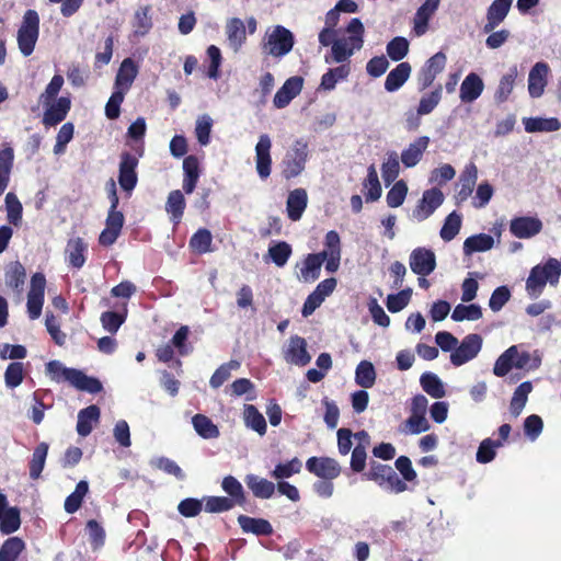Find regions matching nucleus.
<instances>
[{
    "label": "nucleus",
    "instance_id": "1",
    "mask_svg": "<svg viewBox=\"0 0 561 561\" xmlns=\"http://www.w3.org/2000/svg\"><path fill=\"white\" fill-rule=\"evenodd\" d=\"M365 27L362 21L354 18L350 21L344 32L335 38L332 48V60L341 64L348 60L355 51L360 50L364 45Z\"/></svg>",
    "mask_w": 561,
    "mask_h": 561
},
{
    "label": "nucleus",
    "instance_id": "2",
    "mask_svg": "<svg viewBox=\"0 0 561 561\" xmlns=\"http://www.w3.org/2000/svg\"><path fill=\"white\" fill-rule=\"evenodd\" d=\"M561 276V263L553 257L543 264L534 266L526 279V291L529 297L538 298L545 290L547 284L558 286Z\"/></svg>",
    "mask_w": 561,
    "mask_h": 561
},
{
    "label": "nucleus",
    "instance_id": "3",
    "mask_svg": "<svg viewBox=\"0 0 561 561\" xmlns=\"http://www.w3.org/2000/svg\"><path fill=\"white\" fill-rule=\"evenodd\" d=\"M46 373L56 382L67 381L75 388L90 393L102 390V383L93 377H89L81 370L67 368L58 360H51L46 365Z\"/></svg>",
    "mask_w": 561,
    "mask_h": 561
},
{
    "label": "nucleus",
    "instance_id": "4",
    "mask_svg": "<svg viewBox=\"0 0 561 561\" xmlns=\"http://www.w3.org/2000/svg\"><path fill=\"white\" fill-rule=\"evenodd\" d=\"M541 358L538 352L530 354L527 351H520V346L512 345L496 359L493 373L497 377H504L515 367L517 369L533 370L540 366Z\"/></svg>",
    "mask_w": 561,
    "mask_h": 561
},
{
    "label": "nucleus",
    "instance_id": "5",
    "mask_svg": "<svg viewBox=\"0 0 561 561\" xmlns=\"http://www.w3.org/2000/svg\"><path fill=\"white\" fill-rule=\"evenodd\" d=\"M308 157L309 145L307 140L302 138L296 139L288 148L282 160L280 167L283 178L290 180L299 176L306 168Z\"/></svg>",
    "mask_w": 561,
    "mask_h": 561
},
{
    "label": "nucleus",
    "instance_id": "6",
    "mask_svg": "<svg viewBox=\"0 0 561 561\" xmlns=\"http://www.w3.org/2000/svg\"><path fill=\"white\" fill-rule=\"evenodd\" d=\"M39 34V16L36 11L27 10L18 30L16 41L23 56H30L35 48Z\"/></svg>",
    "mask_w": 561,
    "mask_h": 561
},
{
    "label": "nucleus",
    "instance_id": "7",
    "mask_svg": "<svg viewBox=\"0 0 561 561\" xmlns=\"http://www.w3.org/2000/svg\"><path fill=\"white\" fill-rule=\"evenodd\" d=\"M294 45L291 32L282 25L268 28L265 33L264 50L274 57H283L288 54Z\"/></svg>",
    "mask_w": 561,
    "mask_h": 561
},
{
    "label": "nucleus",
    "instance_id": "8",
    "mask_svg": "<svg viewBox=\"0 0 561 561\" xmlns=\"http://www.w3.org/2000/svg\"><path fill=\"white\" fill-rule=\"evenodd\" d=\"M46 278L43 273H35L31 277L30 290L27 294V313L32 320L39 318L45 299Z\"/></svg>",
    "mask_w": 561,
    "mask_h": 561
},
{
    "label": "nucleus",
    "instance_id": "9",
    "mask_svg": "<svg viewBox=\"0 0 561 561\" xmlns=\"http://www.w3.org/2000/svg\"><path fill=\"white\" fill-rule=\"evenodd\" d=\"M444 201V193L438 187L425 190L413 209L412 217L419 222L426 220L440 207Z\"/></svg>",
    "mask_w": 561,
    "mask_h": 561
},
{
    "label": "nucleus",
    "instance_id": "10",
    "mask_svg": "<svg viewBox=\"0 0 561 561\" xmlns=\"http://www.w3.org/2000/svg\"><path fill=\"white\" fill-rule=\"evenodd\" d=\"M482 347V337L472 333L465 336L450 354V362L459 367L477 357Z\"/></svg>",
    "mask_w": 561,
    "mask_h": 561
},
{
    "label": "nucleus",
    "instance_id": "11",
    "mask_svg": "<svg viewBox=\"0 0 561 561\" xmlns=\"http://www.w3.org/2000/svg\"><path fill=\"white\" fill-rule=\"evenodd\" d=\"M283 357L286 363L299 367L307 366L311 360V355L307 350V342L299 335H293L283 346Z\"/></svg>",
    "mask_w": 561,
    "mask_h": 561
},
{
    "label": "nucleus",
    "instance_id": "12",
    "mask_svg": "<svg viewBox=\"0 0 561 561\" xmlns=\"http://www.w3.org/2000/svg\"><path fill=\"white\" fill-rule=\"evenodd\" d=\"M45 108L43 114V124L47 127L56 126L62 122L71 107L69 96H60L55 100L42 101Z\"/></svg>",
    "mask_w": 561,
    "mask_h": 561
},
{
    "label": "nucleus",
    "instance_id": "13",
    "mask_svg": "<svg viewBox=\"0 0 561 561\" xmlns=\"http://www.w3.org/2000/svg\"><path fill=\"white\" fill-rule=\"evenodd\" d=\"M272 140L267 134H261L255 145V169L260 179L265 180L272 172Z\"/></svg>",
    "mask_w": 561,
    "mask_h": 561
},
{
    "label": "nucleus",
    "instance_id": "14",
    "mask_svg": "<svg viewBox=\"0 0 561 561\" xmlns=\"http://www.w3.org/2000/svg\"><path fill=\"white\" fill-rule=\"evenodd\" d=\"M410 268L419 276H427L436 267L435 253L426 248L414 249L409 257Z\"/></svg>",
    "mask_w": 561,
    "mask_h": 561
},
{
    "label": "nucleus",
    "instance_id": "15",
    "mask_svg": "<svg viewBox=\"0 0 561 561\" xmlns=\"http://www.w3.org/2000/svg\"><path fill=\"white\" fill-rule=\"evenodd\" d=\"M550 75V67L545 61L536 62L528 73V93L533 99H538L545 93Z\"/></svg>",
    "mask_w": 561,
    "mask_h": 561
},
{
    "label": "nucleus",
    "instance_id": "16",
    "mask_svg": "<svg viewBox=\"0 0 561 561\" xmlns=\"http://www.w3.org/2000/svg\"><path fill=\"white\" fill-rule=\"evenodd\" d=\"M336 287V279L331 277L327 278L318 284L316 289L307 297L304 307L302 316L309 317L314 312L317 308L329 297Z\"/></svg>",
    "mask_w": 561,
    "mask_h": 561
},
{
    "label": "nucleus",
    "instance_id": "17",
    "mask_svg": "<svg viewBox=\"0 0 561 561\" xmlns=\"http://www.w3.org/2000/svg\"><path fill=\"white\" fill-rule=\"evenodd\" d=\"M542 230V221L538 217L520 216L510 222L511 233L518 239H529Z\"/></svg>",
    "mask_w": 561,
    "mask_h": 561
},
{
    "label": "nucleus",
    "instance_id": "18",
    "mask_svg": "<svg viewBox=\"0 0 561 561\" xmlns=\"http://www.w3.org/2000/svg\"><path fill=\"white\" fill-rule=\"evenodd\" d=\"M306 468L309 472L325 480L335 479L341 472L337 461L329 457H310L306 462Z\"/></svg>",
    "mask_w": 561,
    "mask_h": 561
},
{
    "label": "nucleus",
    "instance_id": "19",
    "mask_svg": "<svg viewBox=\"0 0 561 561\" xmlns=\"http://www.w3.org/2000/svg\"><path fill=\"white\" fill-rule=\"evenodd\" d=\"M124 220L122 211L117 210V208H110L105 221V228L99 237V242L105 247L112 245L117 240L122 231Z\"/></svg>",
    "mask_w": 561,
    "mask_h": 561
},
{
    "label": "nucleus",
    "instance_id": "20",
    "mask_svg": "<svg viewBox=\"0 0 561 561\" xmlns=\"http://www.w3.org/2000/svg\"><path fill=\"white\" fill-rule=\"evenodd\" d=\"M21 526L20 510L9 506L7 496L0 492V530L4 535L15 533Z\"/></svg>",
    "mask_w": 561,
    "mask_h": 561
},
{
    "label": "nucleus",
    "instance_id": "21",
    "mask_svg": "<svg viewBox=\"0 0 561 561\" xmlns=\"http://www.w3.org/2000/svg\"><path fill=\"white\" fill-rule=\"evenodd\" d=\"M137 164L138 161L133 154L128 152L122 154L119 163L118 183L121 187L127 193H130L137 184Z\"/></svg>",
    "mask_w": 561,
    "mask_h": 561
},
{
    "label": "nucleus",
    "instance_id": "22",
    "mask_svg": "<svg viewBox=\"0 0 561 561\" xmlns=\"http://www.w3.org/2000/svg\"><path fill=\"white\" fill-rule=\"evenodd\" d=\"M325 249L320 252L327 259L325 270L334 273L339 270L341 261V239L336 231L331 230L325 234Z\"/></svg>",
    "mask_w": 561,
    "mask_h": 561
},
{
    "label": "nucleus",
    "instance_id": "23",
    "mask_svg": "<svg viewBox=\"0 0 561 561\" xmlns=\"http://www.w3.org/2000/svg\"><path fill=\"white\" fill-rule=\"evenodd\" d=\"M88 243L80 237L70 238L65 249V260L72 268L80 270L87 260Z\"/></svg>",
    "mask_w": 561,
    "mask_h": 561
},
{
    "label": "nucleus",
    "instance_id": "24",
    "mask_svg": "<svg viewBox=\"0 0 561 561\" xmlns=\"http://www.w3.org/2000/svg\"><path fill=\"white\" fill-rule=\"evenodd\" d=\"M304 79L301 77H290L276 92L273 104L276 108L286 107L302 89Z\"/></svg>",
    "mask_w": 561,
    "mask_h": 561
},
{
    "label": "nucleus",
    "instance_id": "25",
    "mask_svg": "<svg viewBox=\"0 0 561 561\" xmlns=\"http://www.w3.org/2000/svg\"><path fill=\"white\" fill-rule=\"evenodd\" d=\"M478 180V168L473 162L468 163L462 170L459 181L458 190L456 193V201L458 204L468 199L472 194Z\"/></svg>",
    "mask_w": 561,
    "mask_h": 561
},
{
    "label": "nucleus",
    "instance_id": "26",
    "mask_svg": "<svg viewBox=\"0 0 561 561\" xmlns=\"http://www.w3.org/2000/svg\"><path fill=\"white\" fill-rule=\"evenodd\" d=\"M513 0H494L486 11V22L483 26L484 33L494 31L507 16Z\"/></svg>",
    "mask_w": 561,
    "mask_h": 561
},
{
    "label": "nucleus",
    "instance_id": "27",
    "mask_svg": "<svg viewBox=\"0 0 561 561\" xmlns=\"http://www.w3.org/2000/svg\"><path fill=\"white\" fill-rule=\"evenodd\" d=\"M137 75L138 66L136 62L131 58L124 59L116 73L114 90L126 94L131 88Z\"/></svg>",
    "mask_w": 561,
    "mask_h": 561
},
{
    "label": "nucleus",
    "instance_id": "28",
    "mask_svg": "<svg viewBox=\"0 0 561 561\" xmlns=\"http://www.w3.org/2000/svg\"><path fill=\"white\" fill-rule=\"evenodd\" d=\"M430 145L427 136H421L402 150L400 159L405 168L415 167L421 160Z\"/></svg>",
    "mask_w": 561,
    "mask_h": 561
},
{
    "label": "nucleus",
    "instance_id": "29",
    "mask_svg": "<svg viewBox=\"0 0 561 561\" xmlns=\"http://www.w3.org/2000/svg\"><path fill=\"white\" fill-rule=\"evenodd\" d=\"M440 0H426L416 11L413 19V31L417 36L424 35L428 30V21L439 7Z\"/></svg>",
    "mask_w": 561,
    "mask_h": 561
},
{
    "label": "nucleus",
    "instance_id": "30",
    "mask_svg": "<svg viewBox=\"0 0 561 561\" xmlns=\"http://www.w3.org/2000/svg\"><path fill=\"white\" fill-rule=\"evenodd\" d=\"M308 205V195L305 188H295L289 192L286 202L287 216L293 221H298Z\"/></svg>",
    "mask_w": 561,
    "mask_h": 561
},
{
    "label": "nucleus",
    "instance_id": "31",
    "mask_svg": "<svg viewBox=\"0 0 561 561\" xmlns=\"http://www.w3.org/2000/svg\"><path fill=\"white\" fill-rule=\"evenodd\" d=\"M226 35L229 47L239 51L247 39L244 22L239 18L229 19L226 23Z\"/></svg>",
    "mask_w": 561,
    "mask_h": 561
},
{
    "label": "nucleus",
    "instance_id": "32",
    "mask_svg": "<svg viewBox=\"0 0 561 561\" xmlns=\"http://www.w3.org/2000/svg\"><path fill=\"white\" fill-rule=\"evenodd\" d=\"M484 83L474 72H470L460 85V100L465 103L476 101L483 92Z\"/></svg>",
    "mask_w": 561,
    "mask_h": 561
},
{
    "label": "nucleus",
    "instance_id": "33",
    "mask_svg": "<svg viewBox=\"0 0 561 561\" xmlns=\"http://www.w3.org/2000/svg\"><path fill=\"white\" fill-rule=\"evenodd\" d=\"M523 124L527 133H550L561 128V123L556 117H525Z\"/></svg>",
    "mask_w": 561,
    "mask_h": 561
},
{
    "label": "nucleus",
    "instance_id": "34",
    "mask_svg": "<svg viewBox=\"0 0 561 561\" xmlns=\"http://www.w3.org/2000/svg\"><path fill=\"white\" fill-rule=\"evenodd\" d=\"M100 419V409L96 405H90L78 413L77 432L80 436H88L93 425L98 423Z\"/></svg>",
    "mask_w": 561,
    "mask_h": 561
},
{
    "label": "nucleus",
    "instance_id": "35",
    "mask_svg": "<svg viewBox=\"0 0 561 561\" xmlns=\"http://www.w3.org/2000/svg\"><path fill=\"white\" fill-rule=\"evenodd\" d=\"M327 261L324 254L316 253L308 254L300 267V277L305 282H313L320 275V270L323 262Z\"/></svg>",
    "mask_w": 561,
    "mask_h": 561
},
{
    "label": "nucleus",
    "instance_id": "36",
    "mask_svg": "<svg viewBox=\"0 0 561 561\" xmlns=\"http://www.w3.org/2000/svg\"><path fill=\"white\" fill-rule=\"evenodd\" d=\"M494 247V239L486 233H479L467 238L463 242V254L470 256L474 252L489 251Z\"/></svg>",
    "mask_w": 561,
    "mask_h": 561
},
{
    "label": "nucleus",
    "instance_id": "37",
    "mask_svg": "<svg viewBox=\"0 0 561 561\" xmlns=\"http://www.w3.org/2000/svg\"><path fill=\"white\" fill-rule=\"evenodd\" d=\"M517 75V68L512 67L501 77L497 88L494 92V100L496 103H504L508 100L511 93L513 92Z\"/></svg>",
    "mask_w": 561,
    "mask_h": 561
},
{
    "label": "nucleus",
    "instance_id": "38",
    "mask_svg": "<svg viewBox=\"0 0 561 561\" xmlns=\"http://www.w3.org/2000/svg\"><path fill=\"white\" fill-rule=\"evenodd\" d=\"M243 421L248 428L256 432L261 436L265 435L267 430L265 417L254 405H244Z\"/></svg>",
    "mask_w": 561,
    "mask_h": 561
},
{
    "label": "nucleus",
    "instance_id": "39",
    "mask_svg": "<svg viewBox=\"0 0 561 561\" xmlns=\"http://www.w3.org/2000/svg\"><path fill=\"white\" fill-rule=\"evenodd\" d=\"M248 488L259 499H270L275 492V484L255 474H248L245 478Z\"/></svg>",
    "mask_w": 561,
    "mask_h": 561
},
{
    "label": "nucleus",
    "instance_id": "40",
    "mask_svg": "<svg viewBox=\"0 0 561 561\" xmlns=\"http://www.w3.org/2000/svg\"><path fill=\"white\" fill-rule=\"evenodd\" d=\"M411 73V66L408 62L399 64L392 69L385 81V89L389 92H394L401 88L409 79Z\"/></svg>",
    "mask_w": 561,
    "mask_h": 561
},
{
    "label": "nucleus",
    "instance_id": "41",
    "mask_svg": "<svg viewBox=\"0 0 561 561\" xmlns=\"http://www.w3.org/2000/svg\"><path fill=\"white\" fill-rule=\"evenodd\" d=\"M238 523L244 533H252L255 535H271L273 533L272 525L262 518L240 515L238 517Z\"/></svg>",
    "mask_w": 561,
    "mask_h": 561
},
{
    "label": "nucleus",
    "instance_id": "42",
    "mask_svg": "<svg viewBox=\"0 0 561 561\" xmlns=\"http://www.w3.org/2000/svg\"><path fill=\"white\" fill-rule=\"evenodd\" d=\"M192 424L196 433L205 439L217 438L220 435L218 426L204 414L194 415Z\"/></svg>",
    "mask_w": 561,
    "mask_h": 561
},
{
    "label": "nucleus",
    "instance_id": "43",
    "mask_svg": "<svg viewBox=\"0 0 561 561\" xmlns=\"http://www.w3.org/2000/svg\"><path fill=\"white\" fill-rule=\"evenodd\" d=\"M376 369L369 360H362L355 369V382L364 388H371L376 382Z\"/></svg>",
    "mask_w": 561,
    "mask_h": 561
},
{
    "label": "nucleus",
    "instance_id": "44",
    "mask_svg": "<svg viewBox=\"0 0 561 561\" xmlns=\"http://www.w3.org/2000/svg\"><path fill=\"white\" fill-rule=\"evenodd\" d=\"M185 208V199L181 191H172L167 199L165 210L171 216L174 225L181 221Z\"/></svg>",
    "mask_w": 561,
    "mask_h": 561
},
{
    "label": "nucleus",
    "instance_id": "45",
    "mask_svg": "<svg viewBox=\"0 0 561 561\" xmlns=\"http://www.w3.org/2000/svg\"><path fill=\"white\" fill-rule=\"evenodd\" d=\"M533 390L530 381L520 383L514 391L513 398L510 404V411L514 417H517L526 405L528 394Z\"/></svg>",
    "mask_w": 561,
    "mask_h": 561
},
{
    "label": "nucleus",
    "instance_id": "46",
    "mask_svg": "<svg viewBox=\"0 0 561 561\" xmlns=\"http://www.w3.org/2000/svg\"><path fill=\"white\" fill-rule=\"evenodd\" d=\"M420 383L432 398L440 399L446 394L443 381L433 373H424L420 378Z\"/></svg>",
    "mask_w": 561,
    "mask_h": 561
},
{
    "label": "nucleus",
    "instance_id": "47",
    "mask_svg": "<svg viewBox=\"0 0 561 561\" xmlns=\"http://www.w3.org/2000/svg\"><path fill=\"white\" fill-rule=\"evenodd\" d=\"M350 75V67L341 65L336 68L329 69L321 78L320 89L324 91L334 90L339 81L345 80Z\"/></svg>",
    "mask_w": 561,
    "mask_h": 561
},
{
    "label": "nucleus",
    "instance_id": "48",
    "mask_svg": "<svg viewBox=\"0 0 561 561\" xmlns=\"http://www.w3.org/2000/svg\"><path fill=\"white\" fill-rule=\"evenodd\" d=\"M48 444L41 443L36 446L33 451L32 459L30 461V477L34 480L38 479L47 458Z\"/></svg>",
    "mask_w": 561,
    "mask_h": 561
},
{
    "label": "nucleus",
    "instance_id": "49",
    "mask_svg": "<svg viewBox=\"0 0 561 561\" xmlns=\"http://www.w3.org/2000/svg\"><path fill=\"white\" fill-rule=\"evenodd\" d=\"M462 224V216L456 210L451 211L445 219L444 225L440 229L439 236L440 238L449 242L451 241L460 231Z\"/></svg>",
    "mask_w": 561,
    "mask_h": 561
},
{
    "label": "nucleus",
    "instance_id": "50",
    "mask_svg": "<svg viewBox=\"0 0 561 561\" xmlns=\"http://www.w3.org/2000/svg\"><path fill=\"white\" fill-rule=\"evenodd\" d=\"M25 543L19 537H11L0 548V561H16L24 550Z\"/></svg>",
    "mask_w": 561,
    "mask_h": 561
},
{
    "label": "nucleus",
    "instance_id": "51",
    "mask_svg": "<svg viewBox=\"0 0 561 561\" xmlns=\"http://www.w3.org/2000/svg\"><path fill=\"white\" fill-rule=\"evenodd\" d=\"M399 172L400 162L398 153L396 151L388 152L381 165V176L386 185L392 183L398 178Z\"/></svg>",
    "mask_w": 561,
    "mask_h": 561
},
{
    "label": "nucleus",
    "instance_id": "52",
    "mask_svg": "<svg viewBox=\"0 0 561 561\" xmlns=\"http://www.w3.org/2000/svg\"><path fill=\"white\" fill-rule=\"evenodd\" d=\"M364 190L366 191V201L375 202L381 196V185L378 179L376 168L370 165L367 170V178L364 182Z\"/></svg>",
    "mask_w": 561,
    "mask_h": 561
},
{
    "label": "nucleus",
    "instance_id": "53",
    "mask_svg": "<svg viewBox=\"0 0 561 561\" xmlns=\"http://www.w3.org/2000/svg\"><path fill=\"white\" fill-rule=\"evenodd\" d=\"M25 268L20 262L11 263L5 271V284L7 286L21 291L22 286L25 282Z\"/></svg>",
    "mask_w": 561,
    "mask_h": 561
},
{
    "label": "nucleus",
    "instance_id": "54",
    "mask_svg": "<svg viewBox=\"0 0 561 561\" xmlns=\"http://www.w3.org/2000/svg\"><path fill=\"white\" fill-rule=\"evenodd\" d=\"M213 236L207 229H198L190 240L191 249L198 253L204 254L211 251Z\"/></svg>",
    "mask_w": 561,
    "mask_h": 561
},
{
    "label": "nucleus",
    "instance_id": "55",
    "mask_svg": "<svg viewBox=\"0 0 561 561\" xmlns=\"http://www.w3.org/2000/svg\"><path fill=\"white\" fill-rule=\"evenodd\" d=\"M88 491H89L88 482L84 480L80 481L77 484L76 490L70 495L67 496V499L65 501V511L69 514L77 512L80 508L82 501H83L84 496L87 495Z\"/></svg>",
    "mask_w": 561,
    "mask_h": 561
},
{
    "label": "nucleus",
    "instance_id": "56",
    "mask_svg": "<svg viewBox=\"0 0 561 561\" xmlns=\"http://www.w3.org/2000/svg\"><path fill=\"white\" fill-rule=\"evenodd\" d=\"M482 317L481 307L478 305H462L459 304L455 307L451 319L454 321H463V320H479Z\"/></svg>",
    "mask_w": 561,
    "mask_h": 561
},
{
    "label": "nucleus",
    "instance_id": "57",
    "mask_svg": "<svg viewBox=\"0 0 561 561\" xmlns=\"http://www.w3.org/2000/svg\"><path fill=\"white\" fill-rule=\"evenodd\" d=\"M301 468V461L298 458H293L287 462L278 463L272 471L271 476L276 480H283L299 473Z\"/></svg>",
    "mask_w": 561,
    "mask_h": 561
},
{
    "label": "nucleus",
    "instance_id": "58",
    "mask_svg": "<svg viewBox=\"0 0 561 561\" xmlns=\"http://www.w3.org/2000/svg\"><path fill=\"white\" fill-rule=\"evenodd\" d=\"M502 446L501 440L483 439L477 451V461L480 463L491 462L496 455V449Z\"/></svg>",
    "mask_w": 561,
    "mask_h": 561
},
{
    "label": "nucleus",
    "instance_id": "59",
    "mask_svg": "<svg viewBox=\"0 0 561 561\" xmlns=\"http://www.w3.org/2000/svg\"><path fill=\"white\" fill-rule=\"evenodd\" d=\"M5 209L8 221L14 226H19L22 220V204L13 193H8L5 196Z\"/></svg>",
    "mask_w": 561,
    "mask_h": 561
},
{
    "label": "nucleus",
    "instance_id": "60",
    "mask_svg": "<svg viewBox=\"0 0 561 561\" xmlns=\"http://www.w3.org/2000/svg\"><path fill=\"white\" fill-rule=\"evenodd\" d=\"M408 194V185L403 180L397 181L387 193L386 201L389 207L397 208L401 206Z\"/></svg>",
    "mask_w": 561,
    "mask_h": 561
},
{
    "label": "nucleus",
    "instance_id": "61",
    "mask_svg": "<svg viewBox=\"0 0 561 561\" xmlns=\"http://www.w3.org/2000/svg\"><path fill=\"white\" fill-rule=\"evenodd\" d=\"M240 363L238 360H230L226 364H222L216 371L213 374L209 383L213 388H219L225 381H227L231 371L239 369Z\"/></svg>",
    "mask_w": 561,
    "mask_h": 561
},
{
    "label": "nucleus",
    "instance_id": "62",
    "mask_svg": "<svg viewBox=\"0 0 561 561\" xmlns=\"http://www.w3.org/2000/svg\"><path fill=\"white\" fill-rule=\"evenodd\" d=\"M268 255L277 266L282 267L287 263L289 256L291 255V247L284 241L277 242L276 244L270 247Z\"/></svg>",
    "mask_w": 561,
    "mask_h": 561
},
{
    "label": "nucleus",
    "instance_id": "63",
    "mask_svg": "<svg viewBox=\"0 0 561 561\" xmlns=\"http://www.w3.org/2000/svg\"><path fill=\"white\" fill-rule=\"evenodd\" d=\"M213 119L209 115H202L196 121L195 135L202 146H207L210 141V131Z\"/></svg>",
    "mask_w": 561,
    "mask_h": 561
},
{
    "label": "nucleus",
    "instance_id": "64",
    "mask_svg": "<svg viewBox=\"0 0 561 561\" xmlns=\"http://www.w3.org/2000/svg\"><path fill=\"white\" fill-rule=\"evenodd\" d=\"M221 486L233 500V504H242L244 502V492L242 484L232 476H228L222 480Z\"/></svg>",
    "mask_w": 561,
    "mask_h": 561
}]
</instances>
